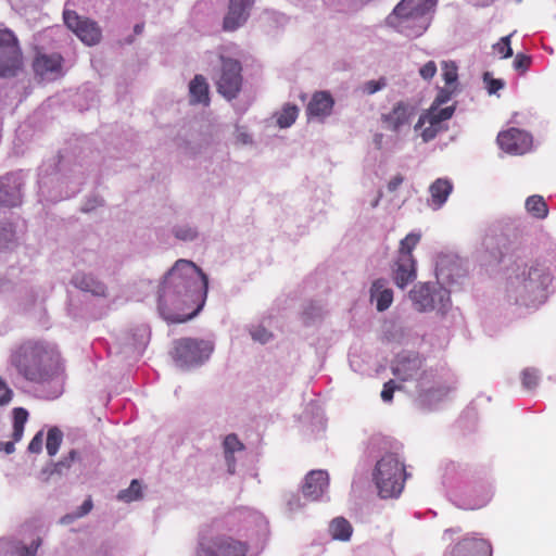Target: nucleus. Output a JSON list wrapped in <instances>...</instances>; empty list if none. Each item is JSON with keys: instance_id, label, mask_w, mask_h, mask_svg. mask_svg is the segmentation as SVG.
Here are the masks:
<instances>
[{"instance_id": "56", "label": "nucleus", "mask_w": 556, "mask_h": 556, "mask_svg": "<svg viewBox=\"0 0 556 556\" xmlns=\"http://www.w3.org/2000/svg\"><path fill=\"white\" fill-rule=\"evenodd\" d=\"M37 547H38V544L34 548L25 547L24 553L21 556H35Z\"/></svg>"}, {"instance_id": "18", "label": "nucleus", "mask_w": 556, "mask_h": 556, "mask_svg": "<svg viewBox=\"0 0 556 556\" xmlns=\"http://www.w3.org/2000/svg\"><path fill=\"white\" fill-rule=\"evenodd\" d=\"M253 0H229L228 12L224 18L223 28L227 31L236 30L249 16Z\"/></svg>"}, {"instance_id": "59", "label": "nucleus", "mask_w": 556, "mask_h": 556, "mask_svg": "<svg viewBox=\"0 0 556 556\" xmlns=\"http://www.w3.org/2000/svg\"><path fill=\"white\" fill-rule=\"evenodd\" d=\"M482 505H483V503H482V504H478V505H472V506H470V508H471V509L479 508V507H481Z\"/></svg>"}, {"instance_id": "54", "label": "nucleus", "mask_w": 556, "mask_h": 556, "mask_svg": "<svg viewBox=\"0 0 556 556\" xmlns=\"http://www.w3.org/2000/svg\"><path fill=\"white\" fill-rule=\"evenodd\" d=\"M14 443L15 441L13 440L12 442H5L3 443V451L7 453V454H11L15 451V447H14Z\"/></svg>"}, {"instance_id": "32", "label": "nucleus", "mask_w": 556, "mask_h": 556, "mask_svg": "<svg viewBox=\"0 0 556 556\" xmlns=\"http://www.w3.org/2000/svg\"><path fill=\"white\" fill-rule=\"evenodd\" d=\"M28 419V412L23 407H16L13 409V433L12 439L15 442L21 441L24 433V427Z\"/></svg>"}, {"instance_id": "35", "label": "nucleus", "mask_w": 556, "mask_h": 556, "mask_svg": "<svg viewBox=\"0 0 556 556\" xmlns=\"http://www.w3.org/2000/svg\"><path fill=\"white\" fill-rule=\"evenodd\" d=\"M141 496H142L141 485H140L139 481L136 479L131 481L128 489L122 490L117 494V498L119 501H123L126 503L137 501V500L141 498Z\"/></svg>"}, {"instance_id": "20", "label": "nucleus", "mask_w": 556, "mask_h": 556, "mask_svg": "<svg viewBox=\"0 0 556 556\" xmlns=\"http://www.w3.org/2000/svg\"><path fill=\"white\" fill-rule=\"evenodd\" d=\"M334 100L327 91H317L313 94L306 108L308 118H324L331 114Z\"/></svg>"}, {"instance_id": "43", "label": "nucleus", "mask_w": 556, "mask_h": 556, "mask_svg": "<svg viewBox=\"0 0 556 556\" xmlns=\"http://www.w3.org/2000/svg\"><path fill=\"white\" fill-rule=\"evenodd\" d=\"M174 235L179 240L188 241L193 240L197 237V231L189 226H184L175 228Z\"/></svg>"}, {"instance_id": "1", "label": "nucleus", "mask_w": 556, "mask_h": 556, "mask_svg": "<svg viewBox=\"0 0 556 556\" xmlns=\"http://www.w3.org/2000/svg\"><path fill=\"white\" fill-rule=\"evenodd\" d=\"M207 276L193 262L178 260L165 276L159 292V309L172 323H185L203 307Z\"/></svg>"}, {"instance_id": "21", "label": "nucleus", "mask_w": 556, "mask_h": 556, "mask_svg": "<svg viewBox=\"0 0 556 556\" xmlns=\"http://www.w3.org/2000/svg\"><path fill=\"white\" fill-rule=\"evenodd\" d=\"M421 367L422 359L417 354L403 356L395 363L393 374L401 380L406 381L417 376Z\"/></svg>"}, {"instance_id": "39", "label": "nucleus", "mask_w": 556, "mask_h": 556, "mask_svg": "<svg viewBox=\"0 0 556 556\" xmlns=\"http://www.w3.org/2000/svg\"><path fill=\"white\" fill-rule=\"evenodd\" d=\"M522 386L527 390H533L538 386L539 376L536 370L527 368L522 371Z\"/></svg>"}, {"instance_id": "33", "label": "nucleus", "mask_w": 556, "mask_h": 556, "mask_svg": "<svg viewBox=\"0 0 556 556\" xmlns=\"http://www.w3.org/2000/svg\"><path fill=\"white\" fill-rule=\"evenodd\" d=\"M63 441V433L58 427H52L48 430L46 448L50 456H54Z\"/></svg>"}, {"instance_id": "13", "label": "nucleus", "mask_w": 556, "mask_h": 556, "mask_svg": "<svg viewBox=\"0 0 556 556\" xmlns=\"http://www.w3.org/2000/svg\"><path fill=\"white\" fill-rule=\"evenodd\" d=\"M63 56L58 53L38 51L33 60V71L41 80L53 81L64 75Z\"/></svg>"}, {"instance_id": "55", "label": "nucleus", "mask_w": 556, "mask_h": 556, "mask_svg": "<svg viewBox=\"0 0 556 556\" xmlns=\"http://www.w3.org/2000/svg\"><path fill=\"white\" fill-rule=\"evenodd\" d=\"M493 0H468V2L472 3L473 5L478 7H485L490 4Z\"/></svg>"}, {"instance_id": "53", "label": "nucleus", "mask_w": 556, "mask_h": 556, "mask_svg": "<svg viewBox=\"0 0 556 556\" xmlns=\"http://www.w3.org/2000/svg\"><path fill=\"white\" fill-rule=\"evenodd\" d=\"M101 205V201H99L98 199H94L92 201V203H86L85 206H84V211L88 212V211H91L93 208H96L97 206Z\"/></svg>"}, {"instance_id": "46", "label": "nucleus", "mask_w": 556, "mask_h": 556, "mask_svg": "<svg viewBox=\"0 0 556 556\" xmlns=\"http://www.w3.org/2000/svg\"><path fill=\"white\" fill-rule=\"evenodd\" d=\"M12 395V390L8 387L5 381L0 378V405L8 404L11 401Z\"/></svg>"}, {"instance_id": "48", "label": "nucleus", "mask_w": 556, "mask_h": 556, "mask_svg": "<svg viewBox=\"0 0 556 556\" xmlns=\"http://www.w3.org/2000/svg\"><path fill=\"white\" fill-rule=\"evenodd\" d=\"M42 431L35 434L28 444V451L30 453H39L42 450Z\"/></svg>"}, {"instance_id": "36", "label": "nucleus", "mask_w": 556, "mask_h": 556, "mask_svg": "<svg viewBox=\"0 0 556 556\" xmlns=\"http://www.w3.org/2000/svg\"><path fill=\"white\" fill-rule=\"evenodd\" d=\"M442 78L447 86H452L458 79V67L454 61L442 62Z\"/></svg>"}, {"instance_id": "51", "label": "nucleus", "mask_w": 556, "mask_h": 556, "mask_svg": "<svg viewBox=\"0 0 556 556\" xmlns=\"http://www.w3.org/2000/svg\"><path fill=\"white\" fill-rule=\"evenodd\" d=\"M78 459V452L75 450L70 451L68 455L58 465L68 468L73 462Z\"/></svg>"}, {"instance_id": "14", "label": "nucleus", "mask_w": 556, "mask_h": 556, "mask_svg": "<svg viewBox=\"0 0 556 556\" xmlns=\"http://www.w3.org/2000/svg\"><path fill=\"white\" fill-rule=\"evenodd\" d=\"M65 25L86 45H97L101 39V29L96 22L80 17L75 11H64Z\"/></svg>"}, {"instance_id": "37", "label": "nucleus", "mask_w": 556, "mask_h": 556, "mask_svg": "<svg viewBox=\"0 0 556 556\" xmlns=\"http://www.w3.org/2000/svg\"><path fill=\"white\" fill-rule=\"evenodd\" d=\"M511 35L502 37L498 42L493 45V51L500 54L502 58L507 59L513 55V49L510 47Z\"/></svg>"}, {"instance_id": "40", "label": "nucleus", "mask_w": 556, "mask_h": 556, "mask_svg": "<svg viewBox=\"0 0 556 556\" xmlns=\"http://www.w3.org/2000/svg\"><path fill=\"white\" fill-rule=\"evenodd\" d=\"M531 63H532V59L530 55H527V54H523V53H518L516 56H515V60L513 62V66L516 71H518L519 73L523 74L526 73L529 67L531 66Z\"/></svg>"}, {"instance_id": "15", "label": "nucleus", "mask_w": 556, "mask_h": 556, "mask_svg": "<svg viewBox=\"0 0 556 556\" xmlns=\"http://www.w3.org/2000/svg\"><path fill=\"white\" fill-rule=\"evenodd\" d=\"M498 147L511 155H522L532 148V136L522 129L511 127L498 132L496 138Z\"/></svg>"}, {"instance_id": "30", "label": "nucleus", "mask_w": 556, "mask_h": 556, "mask_svg": "<svg viewBox=\"0 0 556 556\" xmlns=\"http://www.w3.org/2000/svg\"><path fill=\"white\" fill-rule=\"evenodd\" d=\"M527 211L535 218L543 219L548 214V207L541 195H531L526 201Z\"/></svg>"}, {"instance_id": "17", "label": "nucleus", "mask_w": 556, "mask_h": 556, "mask_svg": "<svg viewBox=\"0 0 556 556\" xmlns=\"http://www.w3.org/2000/svg\"><path fill=\"white\" fill-rule=\"evenodd\" d=\"M22 178L16 173L0 177V206L15 207L22 203Z\"/></svg>"}, {"instance_id": "44", "label": "nucleus", "mask_w": 556, "mask_h": 556, "mask_svg": "<svg viewBox=\"0 0 556 556\" xmlns=\"http://www.w3.org/2000/svg\"><path fill=\"white\" fill-rule=\"evenodd\" d=\"M251 336L253 340L258 341L261 343H266L270 340L273 334L263 327H257L251 331Z\"/></svg>"}, {"instance_id": "45", "label": "nucleus", "mask_w": 556, "mask_h": 556, "mask_svg": "<svg viewBox=\"0 0 556 556\" xmlns=\"http://www.w3.org/2000/svg\"><path fill=\"white\" fill-rule=\"evenodd\" d=\"M437 73V64L433 61H428L425 65L419 70L420 76L426 79H432Z\"/></svg>"}, {"instance_id": "25", "label": "nucleus", "mask_w": 556, "mask_h": 556, "mask_svg": "<svg viewBox=\"0 0 556 556\" xmlns=\"http://www.w3.org/2000/svg\"><path fill=\"white\" fill-rule=\"evenodd\" d=\"M451 392L452 388L445 384L424 390L418 395V404L422 409H431L433 404L446 399Z\"/></svg>"}, {"instance_id": "58", "label": "nucleus", "mask_w": 556, "mask_h": 556, "mask_svg": "<svg viewBox=\"0 0 556 556\" xmlns=\"http://www.w3.org/2000/svg\"><path fill=\"white\" fill-rule=\"evenodd\" d=\"M144 25L143 24H137L134 27L135 34L139 35L142 33Z\"/></svg>"}, {"instance_id": "16", "label": "nucleus", "mask_w": 556, "mask_h": 556, "mask_svg": "<svg viewBox=\"0 0 556 556\" xmlns=\"http://www.w3.org/2000/svg\"><path fill=\"white\" fill-rule=\"evenodd\" d=\"M416 114L415 108L406 101H397L388 113L380 116L384 129L399 134L405 127H409Z\"/></svg>"}, {"instance_id": "19", "label": "nucleus", "mask_w": 556, "mask_h": 556, "mask_svg": "<svg viewBox=\"0 0 556 556\" xmlns=\"http://www.w3.org/2000/svg\"><path fill=\"white\" fill-rule=\"evenodd\" d=\"M329 485V477L325 470H312L304 479L302 493L309 501L318 500Z\"/></svg>"}, {"instance_id": "27", "label": "nucleus", "mask_w": 556, "mask_h": 556, "mask_svg": "<svg viewBox=\"0 0 556 556\" xmlns=\"http://www.w3.org/2000/svg\"><path fill=\"white\" fill-rule=\"evenodd\" d=\"M225 459L227 463L229 473L236 471L235 453L244 450V444L238 439L235 433L228 434L223 443Z\"/></svg>"}, {"instance_id": "10", "label": "nucleus", "mask_w": 556, "mask_h": 556, "mask_svg": "<svg viewBox=\"0 0 556 556\" xmlns=\"http://www.w3.org/2000/svg\"><path fill=\"white\" fill-rule=\"evenodd\" d=\"M548 280V275L540 266L529 268L527 276L516 277L509 281V296L516 303H525L536 291L543 289Z\"/></svg>"}, {"instance_id": "28", "label": "nucleus", "mask_w": 556, "mask_h": 556, "mask_svg": "<svg viewBox=\"0 0 556 556\" xmlns=\"http://www.w3.org/2000/svg\"><path fill=\"white\" fill-rule=\"evenodd\" d=\"M453 190V186L450 180L439 178L431 184L429 191L431 194V201L438 207L442 206L447 200L448 195Z\"/></svg>"}, {"instance_id": "38", "label": "nucleus", "mask_w": 556, "mask_h": 556, "mask_svg": "<svg viewBox=\"0 0 556 556\" xmlns=\"http://www.w3.org/2000/svg\"><path fill=\"white\" fill-rule=\"evenodd\" d=\"M483 83L485 84V88L490 94L496 93L498 90L503 89L505 86L504 80L493 78L491 73L485 72L483 74Z\"/></svg>"}, {"instance_id": "47", "label": "nucleus", "mask_w": 556, "mask_h": 556, "mask_svg": "<svg viewBox=\"0 0 556 556\" xmlns=\"http://www.w3.org/2000/svg\"><path fill=\"white\" fill-rule=\"evenodd\" d=\"M396 389V386L393 380H389L383 384V389L381 391V399L384 402H391L393 399L394 391Z\"/></svg>"}, {"instance_id": "26", "label": "nucleus", "mask_w": 556, "mask_h": 556, "mask_svg": "<svg viewBox=\"0 0 556 556\" xmlns=\"http://www.w3.org/2000/svg\"><path fill=\"white\" fill-rule=\"evenodd\" d=\"M190 103L205 104L210 103L208 85L202 75H195L189 84Z\"/></svg>"}, {"instance_id": "52", "label": "nucleus", "mask_w": 556, "mask_h": 556, "mask_svg": "<svg viewBox=\"0 0 556 556\" xmlns=\"http://www.w3.org/2000/svg\"><path fill=\"white\" fill-rule=\"evenodd\" d=\"M92 509V502L90 498L86 500L83 505L79 507L78 517H83L87 515Z\"/></svg>"}, {"instance_id": "41", "label": "nucleus", "mask_w": 556, "mask_h": 556, "mask_svg": "<svg viewBox=\"0 0 556 556\" xmlns=\"http://www.w3.org/2000/svg\"><path fill=\"white\" fill-rule=\"evenodd\" d=\"M454 92H455V88H450V86L446 88H441L438 91V94L431 104H437V105L443 106L452 99V96Z\"/></svg>"}, {"instance_id": "3", "label": "nucleus", "mask_w": 556, "mask_h": 556, "mask_svg": "<svg viewBox=\"0 0 556 556\" xmlns=\"http://www.w3.org/2000/svg\"><path fill=\"white\" fill-rule=\"evenodd\" d=\"M404 464L394 453H387L377 462L374 480L382 498L399 496L406 480Z\"/></svg>"}, {"instance_id": "7", "label": "nucleus", "mask_w": 556, "mask_h": 556, "mask_svg": "<svg viewBox=\"0 0 556 556\" xmlns=\"http://www.w3.org/2000/svg\"><path fill=\"white\" fill-rule=\"evenodd\" d=\"M250 544L229 534L203 538L198 556H249Z\"/></svg>"}, {"instance_id": "9", "label": "nucleus", "mask_w": 556, "mask_h": 556, "mask_svg": "<svg viewBox=\"0 0 556 556\" xmlns=\"http://www.w3.org/2000/svg\"><path fill=\"white\" fill-rule=\"evenodd\" d=\"M23 65L17 38L9 30H0V77H14Z\"/></svg>"}, {"instance_id": "5", "label": "nucleus", "mask_w": 556, "mask_h": 556, "mask_svg": "<svg viewBox=\"0 0 556 556\" xmlns=\"http://www.w3.org/2000/svg\"><path fill=\"white\" fill-rule=\"evenodd\" d=\"M409 298L418 312L435 309L444 314L451 304L450 291L430 283L415 285L409 292Z\"/></svg>"}, {"instance_id": "4", "label": "nucleus", "mask_w": 556, "mask_h": 556, "mask_svg": "<svg viewBox=\"0 0 556 556\" xmlns=\"http://www.w3.org/2000/svg\"><path fill=\"white\" fill-rule=\"evenodd\" d=\"M420 241V235L410 232L400 242L397 257L392 267V277L395 285L404 289L416 278V261L413 250Z\"/></svg>"}, {"instance_id": "34", "label": "nucleus", "mask_w": 556, "mask_h": 556, "mask_svg": "<svg viewBox=\"0 0 556 556\" xmlns=\"http://www.w3.org/2000/svg\"><path fill=\"white\" fill-rule=\"evenodd\" d=\"M299 109L294 104H286L277 117V123L281 128L290 127L296 119Z\"/></svg>"}, {"instance_id": "57", "label": "nucleus", "mask_w": 556, "mask_h": 556, "mask_svg": "<svg viewBox=\"0 0 556 556\" xmlns=\"http://www.w3.org/2000/svg\"><path fill=\"white\" fill-rule=\"evenodd\" d=\"M382 139H383V135L382 134L375 135V139L374 140H375V143H376L378 149L381 148Z\"/></svg>"}, {"instance_id": "29", "label": "nucleus", "mask_w": 556, "mask_h": 556, "mask_svg": "<svg viewBox=\"0 0 556 556\" xmlns=\"http://www.w3.org/2000/svg\"><path fill=\"white\" fill-rule=\"evenodd\" d=\"M455 109V104L448 106L431 104L422 114L426 115V117L438 121L440 124H444L446 121L452 118Z\"/></svg>"}, {"instance_id": "11", "label": "nucleus", "mask_w": 556, "mask_h": 556, "mask_svg": "<svg viewBox=\"0 0 556 556\" xmlns=\"http://www.w3.org/2000/svg\"><path fill=\"white\" fill-rule=\"evenodd\" d=\"M212 350L206 341L184 338L175 342L174 357L181 365H193L208 358Z\"/></svg>"}, {"instance_id": "49", "label": "nucleus", "mask_w": 556, "mask_h": 556, "mask_svg": "<svg viewBox=\"0 0 556 556\" xmlns=\"http://www.w3.org/2000/svg\"><path fill=\"white\" fill-rule=\"evenodd\" d=\"M462 532L459 527H453L445 529L442 534V540L445 542H454V536L458 535Z\"/></svg>"}, {"instance_id": "2", "label": "nucleus", "mask_w": 556, "mask_h": 556, "mask_svg": "<svg viewBox=\"0 0 556 556\" xmlns=\"http://www.w3.org/2000/svg\"><path fill=\"white\" fill-rule=\"evenodd\" d=\"M10 364L26 381L43 384L62 370V358L56 345L43 340L28 339L10 355Z\"/></svg>"}, {"instance_id": "42", "label": "nucleus", "mask_w": 556, "mask_h": 556, "mask_svg": "<svg viewBox=\"0 0 556 556\" xmlns=\"http://www.w3.org/2000/svg\"><path fill=\"white\" fill-rule=\"evenodd\" d=\"M387 86L386 78H380L378 80H369L363 85V92L367 94H374L377 91L383 89Z\"/></svg>"}, {"instance_id": "6", "label": "nucleus", "mask_w": 556, "mask_h": 556, "mask_svg": "<svg viewBox=\"0 0 556 556\" xmlns=\"http://www.w3.org/2000/svg\"><path fill=\"white\" fill-rule=\"evenodd\" d=\"M438 0H402L393 10L390 18H399V26H417L418 34L426 29L427 15L434 9Z\"/></svg>"}, {"instance_id": "24", "label": "nucleus", "mask_w": 556, "mask_h": 556, "mask_svg": "<svg viewBox=\"0 0 556 556\" xmlns=\"http://www.w3.org/2000/svg\"><path fill=\"white\" fill-rule=\"evenodd\" d=\"M414 128L416 131L420 130L419 135L424 142L433 140L440 132L447 129L445 124H440L438 121L426 117L424 114H420Z\"/></svg>"}, {"instance_id": "8", "label": "nucleus", "mask_w": 556, "mask_h": 556, "mask_svg": "<svg viewBox=\"0 0 556 556\" xmlns=\"http://www.w3.org/2000/svg\"><path fill=\"white\" fill-rule=\"evenodd\" d=\"M219 60L220 68L215 80L217 92L227 100L236 99L243 84L242 65L238 60L224 55Z\"/></svg>"}, {"instance_id": "22", "label": "nucleus", "mask_w": 556, "mask_h": 556, "mask_svg": "<svg viewBox=\"0 0 556 556\" xmlns=\"http://www.w3.org/2000/svg\"><path fill=\"white\" fill-rule=\"evenodd\" d=\"M370 300L376 302L377 309L383 312L388 309L393 302V291L388 287V281L383 278L376 279L370 288Z\"/></svg>"}, {"instance_id": "23", "label": "nucleus", "mask_w": 556, "mask_h": 556, "mask_svg": "<svg viewBox=\"0 0 556 556\" xmlns=\"http://www.w3.org/2000/svg\"><path fill=\"white\" fill-rule=\"evenodd\" d=\"M72 283L81 291L90 292L97 296H104L106 293L105 285L92 275L84 273L76 274L72 279Z\"/></svg>"}, {"instance_id": "31", "label": "nucleus", "mask_w": 556, "mask_h": 556, "mask_svg": "<svg viewBox=\"0 0 556 556\" xmlns=\"http://www.w3.org/2000/svg\"><path fill=\"white\" fill-rule=\"evenodd\" d=\"M330 533L336 540L346 541L352 534V526L342 517L334 518L330 523Z\"/></svg>"}, {"instance_id": "60", "label": "nucleus", "mask_w": 556, "mask_h": 556, "mask_svg": "<svg viewBox=\"0 0 556 556\" xmlns=\"http://www.w3.org/2000/svg\"><path fill=\"white\" fill-rule=\"evenodd\" d=\"M3 450V443L0 442V451Z\"/></svg>"}, {"instance_id": "12", "label": "nucleus", "mask_w": 556, "mask_h": 556, "mask_svg": "<svg viewBox=\"0 0 556 556\" xmlns=\"http://www.w3.org/2000/svg\"><path fill=\"white\" fill-rule=\"evenodd\" d=\"M444 556H492V545L480 533L471 532L452 544Z\"/></svg>"}, {"instance_id": "50", "label": "nucleus", "mask_w": 556, "mask_h": 556, "mask_svg": "<svg viewBox=\"0 0 556 556\" xmlns=\"http://www.w3.org/2000/svg\"><path fill=\"white\" fill-rule=\"evenodd\" d=\"M404 180V177L401 174L395 175L393 178L390 179L388 182V190L390 192H394L397 190V188L402 185Z\"/></svg>"}]
</instances>
